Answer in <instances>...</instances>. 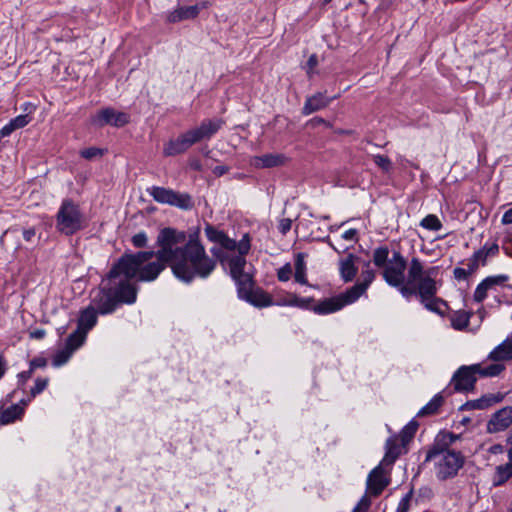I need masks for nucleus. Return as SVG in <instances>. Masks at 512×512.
Here are the masks:
<instances>
[{
  "label": "nucleus",
  "mask_w": 512,
  "mask_h": 512,
  "mask_svg": "<svg viewBox=\"0 0 512 512\" xmlns=\"http://www.w3.org/2000/svg\"><path fill=\"white\" fill-rule=\"evenodd\" d=\"M185 241V232L163 228L157 237L159 258L171 259L174 275L186 283L196 277L207 278L216 268V260L207 255L204 246L197 240Z\"/></svg>",
  "instance_id": "f257e3e1"
},
{
  "label": "nucleus",
  "mask_w": 512,
  "mask_h": 512,
  "mask_svg": "<svg viewBox=\"0 0 512 512\" xmlns=\"http://www.w3.org/2000/svg\"><path fill=\"white\" fill-rule=\"evenodd\" d=\"M135 270L136 263L131 257L119 258L112 265L90 303L99 314H111L120 305L133 304L136 301V286L122 277L132 276Z\"/></svg>",
  "instance_id": "f03ea898"
},
{
  "label": "nucleus",
  "mask_w": 512,
  "mask_h": 512,
  "mask_svg": "<svg viewBox=\"0 0 512 512\" xmlns=\"http://www.w3.org/2000/svg\"><path fill=\"white\" fill-rule=\"evenodd\" d=\"M224 125L220 118L205 119L199 127L180 134L176 139L170 140L164 145V156H176L186 152L191 146L214 136Z\"/></svg>",
  "instance_id": "7ed1b4c3"
},
{
  "label": "nucleus",
  "mask_w": 512,
  "mask_h": 512,
  "mask_svg": "<svg viewBox=\"0 0 512 512\" xmlns=\"http://www.w3.org/2000/svg\"><path fill=\"white\" fill-rule=\"evenodd\" d=\"M247 264L246 259L237 257L232 263V279L237 285L239 298L249 302L255 307H268L272 304L271 296L264 290L257 288L253 289V277L251 274L244 271Z\"/></svg>",
  "instance_id": "20e7f679"
},
{
  "label": "nucleus",
  "mask_w": 512,
  "mask_h": 512,
  "mask_svg": "<svg viewBox=\"0 0 512 512\" xmlns=\"http://www.w3.org/2000/svg\"><path fill=\"white\" fill-rule=\"evenodd\" d=\"M125 257H131L136 263V270L132 276H122L129 282L132 279L143 282L153 281L165 269L167 264L171 265V259L159 258V249L157 251L125 253L120 258Z\"/></svg>",
  "instance_id": "39448f33"
},
{
  "label": "nucleus",
  "mask_w": 512,
  "mask_h": 512,
  "mask_svg": "<svg viewBox=\"0 0 512 512\" xmlns=\"http://www.w3.org/2000/svg\"><path fill=\"white\" fill-rule=\"evenodd\" d=\"M424 462H434L436 477L445 481L457 476L464 466L465 456L460 451L430 447Z\"/></svg>",
  "instance_id": "423d86ee"
},
{
  "label": "nucleus",
  "mask_w": 512,
  "mask_h": 512,
  "mask_svg": "<svg viewBox=\"0 0 512 512\" xmlns=\"http://www.w3.org/2000/svg\"><path fill=\"white\" fill-rule=\"evenodd\" d=\"M438 274V266L425 268L419 258L413 257L408 266L407 283L405 284L404 280L401 281V285L394 287L397 288L405 298H409L412 295H416L419 298V289L422 287L423 283L431 279V277H437Z\"/></svg>",
  "instance_id": "0eeeda50"
},
{
  "label": "nucleus",
  "mask_w": 512,
  "mask_h": 512,
  "mask_svg": "<svg viewBox=\"0 0 512 512\" xmlns=\"http://www.w3.org/2000/svg\"><path fill=\"white\" fill-rule=\"evenodd\" d=\"M85 227V217L79 206L71 199L63 200L56 214V229L71 236Z\"/></svg>",
  "instance_id": "6e6552de"
},
{
  "label": "nucleus",
  "mask_w": 512,
  "mask_h": 512,
  "mask_svg": "<svg viewBox=\"0 0 512 512\" xmlns=\"http://www.w3.org/2000/svg\"><path fill=\"white\" fill-rule=\"evenodd\" d=\"M149 195L158 203L168 204L183 210H189L194 203L188 193H180L169 188L152 186L147 189Z\"/></svg>",
  "instance_id": "1a4fd4ad"
},
{
  "label": "nucleus",
  "mask_w": 512,
  "mask_h": 512,
  "mask_svg": "<svg viewBox=\"0 0 512 512\" xmlns=\"http://www.w3.org/2000/svg\"><path fill=\"white\" fill-rule=\"evenodd\" d=\"M437 292L438 286L436 277H431V279L425 281L422 287H420L419 300L427 310L442 315L443 311L441 310V306H447V303L436 296Z\"/></svg>",
  "instance_id": "9d476101"
},
{
  "label": "nucleus",
  "mask_w": 512,
  "mask_h": 512,
  "mask_svg": "<svg viewBox=\"0 0 512 512\" xmlns=\"http://www.w3.org/2000/svg\"><path fill=\"white\" fill-rule=\"evenodd\" d=\"M130 121L129 114L125 112L116 111L114 108L107 107L101 109L91 119L92 124L103 127L105 125H111L114 127H123Z\"/></svg>",
  "instance_id": "9b49d317"
},
{
  "label": "nucleus",
  "mask_w": 512,
  "mask_h": 512,
  "mask_svg": "<svg viewBox=\"0 0 512 512\" xmlns=\"http://www.w3.org/2000/svg\"><path fill=\"white\" fill-rule=\"evenodd\" d=\"M476 365L461 366L453 375L451 383L457 392L472 391L477 381Z\"/></svg>",
  "instance_id": "f8f14e48"
},
{
  "label": "nucleus",
  "mask_w": 512,
  "mask_h": 512,
  "mask_svg": "<svg viewBox=\"0 0 512 512\" xmlns=\"http://www.w3.org/2000/svg\"><path fill=\"white\" fill-rule=\"evenodd\" d=\"M221 248L226 249L228 251H238V255L229 256L227 259V264L229 267L230 275L232 276V263L233 260L237 257H242V259H246L245 256L248 254L251 245H250V236L248 233L244 234L242 239L239 242H236L234 239L228 237L225 233L221 238L219 243Z\"/></svg>",
  "instance_id": "ddd939ff"
},
{
  "label": "nucleus",
  "mask_w": 512,
  "mask_h": 512,
  "mask_svg": "<svg viewBox=\"0 0 512 512\" xmlns=\"http://www.w3.org/2000/svg\"><path fill=\"white\" fill-rule=\"evenodd\" d=\"M354 303L350 294L346 290L345 292L330 298H326L313 305L312 310L316 314H329L339 311L344 306Z\"/></svg>",
  "instance_id": "4468645a"
},
{
  "label": "nucleus",
  "mask_w": 512,
  "mask_h": 512,
  "mask_svg": "<svg viewBox=\"0 0 512 512\" xmlns=\"http://www.w3.org/2000/svg\"><path fill=\"white\" fill-rule=\"evenodd\" d=\"M385 464L376 466L368 475L367 488L373 496H378L388 486L389 481L385 478Z\"/></svg>",
  "instance_id": "2eb2a0df"
},
{
  "label": "nucleus",
  "mask_w": 512,
  "mask_h": 512,
  "mask_svg": "<svg viewBox=\"0 0 512 512\" xmlns=\"http://www.w3.org/2000/svg\"><path fill=\"white\" fill-rule=\"evenodd\" d=\"M512 424V407H504L495 412L487 423L489 433L504 431Z\"/></svg>",
  "instance_id": "dca6fc26"
},
{
  "label": "nucleus",
  "mask_w": 512,
  "mask_h": 512,
  "mask_svg": "<svg viewBox=\"0 0 512 512\" xmlns=\"http://www.w3.org/2000/svg\"><path fill=\"white\" fill-rule=\"evenodd\" d=\"M364 267H366V269L363 270L361 273V278H362L361 282H358L355 285H353L352 287L347 289L348 293L350 294V296H351L352 300H354V302L356 300H358L359 297L366 292L367 288L374 281L375 276H376L375 271H373L372 269L369 268L370 267L369 261L364 263Z\"/></svg>",
  "instance_id": "f3484780"
},
{
  "label": "nucleus",
  "mask_w": 512,
  "mask_h": 512,
  "mask_svg": "<svg viewBox=\"0 0 512 512\" xmlns=\"http://www.w3.org/2000/svg\"><path fill=\"white\" fill-rule=\"evenodd\" d=\"M385 455L382 459V464L386 466H392L396 459L402 454L406 452V445L402 444L398 437H390L386 441L385 445Z\"/></svg>",
  "instance_id": "a211bd4d"
},
{
  "label": "nucleus",
  "mask_w": 512,
  "mask_h": 512,
  "mask_svg": "<svg viewBox=\"0 0 512 512\" xmlns=\"http://www.w3.org/2000/svg\"><path fill=\"white\" fill-rule=\"evenodd\" d=\"M337 97L338 96L328 98L323 93L318 92L306 99L302 108V114L310 115L316 111L324 109L330 104L332 100L336 99Z\"/></svg>",
  "instance_id": "6ab92c4d"
},
{
  "label": "nucleus",
  "mask_w": 512,
  "mask_h": 512,
  "mask_svg": "<svg viewBox=\"0 0 512 512\" xmlns=\"http://www.w3.org/2000/svg\"><path fill=\"white\" fill-rule=\"evenodd\" d=\"M407 266L388 263L383 269L382 276L390 286H399L401 281L405 280V270Z\"/></svg>",
  "instance_id": "aec40b11"
},
{
  "label": "nucleus",
  "mask_w": 512,
  "mask_h": 512,
  "mask_svg": "<svg viewBox=\"0 0 512 512\" xmlns=\"http://www.w3.org/2000/svg\"><path fill=\"white\" fill-rule=\"evenodd\" d=\"M504 396L501 393L497 394H486L479 399L467 401L461 406V410L470 409H486L494 404H497L503 400Z\"/></svg>",
  "instance_id": "412c9836"
},
{
  "label": "nucleus",
  "mask_w": 512,
  "mask_h": 512,
  "mask_svg": "<svg viewBox=\"0 0 512 512\" xmlns=\"http://www.w3.org/2000/svg\"><path fill=\"white\" fill-rule=\"evenodd\" d=\"M97 314L98 311L91 304L83 309L77 321V329L87 334L96 325Z\"/></svg>",
  "instance_id": "4be33fe9"
},
{
  "label": "nucleus",
  "mask_w": 512,
  "mask_h": 512,
  "mask_svg": "<svg viewBox=\"0 0 512 512\" xmlns=\"http://www.w3.org/2000/svg\"><path fill=\"white\" fill-rule=\"evenodd\" d=\"M287 158L284 154L271 153L256 156L253 159V165L256 168H273L279 167L285 164Z\"/></svg>",
  "instance_id": "5701e85b"
},
{
  "label": "nucleus",
  "mask_w": 512,
  "mask_h": 512,
  "mask_svg": "<svg viewBox=\"0 0 512 512\" xmlns=\"http://www.w3.org/2000/svg\"><path fill=\"white\" fill-rule=\"evenodd\" d=\"M198 8L191 6H179L167 15V22L178 23L184 20H192L198 16Z\"/></svg>",
  "instance_id": "b1692460"
},
{
  "label": "nucleus",
  "mask_w": 512,
  "mask_h": 512,
  "mask_svg": "<svg viewBox=\"0 0 512 512\" xmlns=\"http://www.w3.org/2000/svg\"><path fill=\"white\" fill-rule=\"evenodd\" d=\"M357 257L354 254H348L346 258L339 262L340 276L344 282H351L357 275L358 268L355 266Z\"/></svg>",
  "instance_id": "393cba45"
},
{
  "label": "nucleus",
  "mask_w": 512,
  "mask_h": 512,
  "mask_svg": "<svg viewBox=\"0 0 512 512\" xmlns=\"http://www.w3.org/2000/svg\"><path fill=\"white\" fill-rule=\"evenodd\" d=\"M488 359L495 362L512 360V339L507 338L496 346L488 355Z\"/></svg>",
  "instance_id": "a878e982"
},
{
  "label": "nucleus",
  "mask_w": 512,
  "mask_h": 512,
  "mask_svg": "<svg viewBox=\"0 0 512 512\" xmlns=\"http://www.w3.org/2000/svg\"><path fill=\"white\" fill-rule=\"evenodd\" d=\"M512 477V462L508 461L503 465H498L495 468L492 477V484L494 487L504 485Z\"/></svg>",
  "instance_id": "bb28decb"
},
{
  "label": "nucleus",
  "mask_w": 512,
  "mask_h": 512,
  "mask_svg": "<svg viewBox=\"0 0 512 512\" xmlns=\"http://www.w3.org/2000/svg\"><path fill=\"white\" fill-rule=\"evenodd\" d=\"M459 438L460 435L448 431H441L437 434L431 447L451 450V445H453Z\"/></svg>",
  "instance_id": "cd10ccee"
},
{
  "label": "nucleus",
  "mask_w": 512,
  "mask_h": 512,
  "mask_svg": "<svg viewBox=\"0 0 512 512\" xmlns=\"http://www.w3.org/2000/svg\"><path fill=\"white\" fill-rule=\"evenodd\" d=\"M24 414V408L20 404H14L2 411L0 415L1 424H9L20 419Z\"/></svg>",
  "instance_id": "c85d7f7f"
},
{
  "label": "nucleus",
  "mask_w": 512,
  "mask_h": 512,
  "mask_svg": "<svg viewBox=\"0 0 512 512\" xmlns=\"http://www.w3.org/2000/svg\"><path fill=\"white\" fill-rule=\"evenodd\" d=\"M305 254L298 253L295 257V273L294 279L297 283L301 285H308L307 277H306V263H305Z\"/></svg>",
  "instance_id": "c756f323"
},
{
  "label": "nucleus",
  "mask_w": 512,
  "mask_h": 512,
  "mask_svg": "<svg viewBox=\"0 0 512 512\" xmlns=\"http://www.w3.org/2000/svg\"><path fill=\"white\" fill-rule=\"evenodd\" d=\"M444 403L443 396L438 393L436 394L424 407L418 412V416H428L437 413L439 408Z\"/></svg>",
  "instance_id": "7c9ffc66"
},
{
  "label": "nucleus",
  "mask_w": 512,
  "mask_h": 512,
  "mask_svg": "<svg viewBox=\"0 0 512 512\" xmlns=\"http://www.w3.org/2000/svg\"><path fill=\"white\" fill-rule=\"evenodd\" d=\"M470 312L458 310L451 315V325L456 330H463L469 325Z\"/></svg>",
  "instance_id": "2f4dec72"
},
{
  "label": "nucleus",
  "mask_w": 512,
  "mask_h": 512,
  "mask_svg": "<svg viewBox=\"0 0 512 512\" xmlns=\"http://www.w3.org/2000/svg\"><path fill=\"white\" fill-rule=\"evenodd\" d=\"M87 334L84 332L76 329L73 333H71L67 340L65 348L74 352L76 349H78L85 341Z\"/></svg>",
  "instance_id": "473e14b6"
},
{
  "label": "nucleus",
  "mask_w": 512,
  "mask_h": 512,
  "mask_svg": "<svg viewBox=\"0 0 512 512\" xmlns=\"http://www.w3.org/2000/svg\"><path fill=\"white\" fill-rule=\"evenodd\" d=\"M475 365L478 366L476 372H478V375L481 377H495L505 369V366L501 363H493L486 367H482L481 364Z\"/></svg>",
  "instance_id": "72a5a7b5"
},
{
  "label": "nucleus",
  "mask_w": 512,
  "mask_h": 512,
  "mask_svg": "<svg viewBox=\"0 0 512 512\" xmlns=\"http://www.w3.org/2000/svg\"><path fill=\"white\" fill-rule=\"evenodd\" d=\"M418 429V423L416 421L409 422L397 436L402 444L407 445L415 436Z\"/></svg>",
  "instance_id": "f704fd0d"
},
{
  "label": "nucleus",
  "mask_w": 512,
  "mask_h": 512,
  "mask_svg": "<svg viewBox=\"0 0 512 512\" xmlns=\"http://www.w3.org/2000/svg\"><path fill=\"white\" fill-rule=\"evenodd\" d=\"M389 257V249L387 246L377 247L373 252V263L379 268H385L387 266Z\"/></svg>",
  "instance_id": "c9c22d12"
},
{
  "label": "nucleus",
  "mask_w": 512,
  "mask_h": 512,
  "mask_svg": "<svg viewBox=\"0 0 512 512\" xmlns=\"http://www.w3.org/2000/svg\"><path fill=\"white\" fill-rule=\"evenodd\" d=\"M420 225L423 228H425L427 230H431V231H439L442 228L441 221L434 214H429L426 217H424L421 220Z\"/></svg>",
  "instance_id": "e433bc0d"
},
{
  "label": "nucleus",
  "mask_w": 512,
  "mask_h": 512,
  "mask_svg": "<svg viewBox=\"0 0 512 512\" xmlns=\"http://www.w3.org/2000/svg\"><path fill=\"white\" fill-rule=\"evenodd\" d=\"M104 150L97 147H89L80 151L81 157L86 160H93L95 158H100L104 155Z\"/></svg>",
  "instance_id": "4c0bfd02"
},
{
  "label": "nucleus",
  "mask_w": 512,
  "mask_h": 512,
  "mask_svg": "<svg viewBox=\"0 0 512 512\" xmlns=\"http://www.w3.org/2000/svg\"><path fill=\"white\" fill-rule=\"evenodd\" d=\"M205 234L209 241L219 244L222 236L224 235L223 231L216 229L214 226L208 224L205 227Z\"/></svg>",
  "instance_id": "58836bf2"
},
{
  "label": "nucleus",
  "mask_w": 512,
  "mask_h": 512,
  "mask_svg": "<svg viewBox=\"0 0 512 512\" xmlns=\"http://www.w3.org/2000/svg\"><path fill=\"white\" fill-rule=\"evenodd\" d=\"M374 163L384 172H390L392 169L391 160L385 155H374Z\"/></svg>",
  "instance_id": "ea45409f"
},
{
  "label": "nucleus",
  "mask_w": 512,
  "mask_h": 512,
  "mask_svg": "<svg viewBox=\"0 0 512 512\" xmlns=\"http://www.w3.org/2000/svg\"><path fill=\"white\" fill-rule=\"evenodd\" d=\"M48 382V378H37L35 380V385L30 390V397L34 398L36 395L43 392L46 389Z\"/></svg>",
  "instance_id": "a19ab883"
},
{
  "label": "nucleus",
  "mask_w": 512,
  "mask_h": 512,
  "mask_svg": "<svg viewBox=\"0 0 512 512\" xmlns=\"http://www.w3.org/2000/svg\"><path fill=\"white\" fill-rule=\"evenodd\" d=\"M489 289L490 288L488 287L487 283L483 280L478 284L474 291V300L478 303H481L487 297V291Z\"/></svg>",
  "instance_id": "79ce46f5"
},
{
  "label": "nucleus",
  "mask_w": 512,
  "mask_h": 512,
  "mask_svg": "<svg viewBox=\"0 0 512 512\" xmlns=\"http://www.w3.org/2000/svg\"><path fill=\"white\" fill-rule=\"evenodd\" d=\"M72 353H73L72 351H70L66 348L57 352V354L53 358V365L58 367V366L65 364L68 361V359L71 357Z\"/></svg>",
  "instance_id": "37998d69"
},
{
  "label": "nucleus",
  "mask_w": 512,
  "mask_h": 512,
  "mask_svg": "<svg viewBox=\"0 0 512 512\" xmlns=\"http://www.w3.org/2000/svg\"><path fill=\"white\" fill-rule=\"evenodd\" d=\"M292 276V266L290 263H286L280 269H278L277 277L279 281L286 282L290 280Z\"/></svg>",
  "instance_id": "c03bdc74"
},
{
  "label": "nucleus",
  "mask_w": 512,
  "mask_h": 512,
  "mask_svg": "<svg viewBox=\"0 0 512 512\" xmlns=\"http://www.w3.org/2000/svg\"><path fill=\"white\" fill-rule=\"evenodd\" d=\"M509 277L507 275L501 274L496 276H489L484 279L489 288L494 287L495 285H502L506 281H508Z\"/></svg>",
  "instance_id": "a18cd8bd"
},
{
  "label": "nucleus",
  "mask_w": 512,
  "mask_h": 512,
  "mask_svg": "<svg viewBox=\"0 0 512 512\" xmlns=\"http://www.w3.org/2000/svg\"><path fill=\"white\" fill-rule=\"evenodd\" d=\"M412 490H410L399 502L396 512H408L410 509V501L412 498Z\"/></svg>",
  "instance_id": "49530a36"
},
{
  "label": "nucleus",
  "mask_w": 512,
  "mask_h": 512,
  "mask_svg": "<svg viewBox=\"0 0 512 512\" xmlns=\"http://www.w3.org/2000/svg\"><path fill=\"white\" fill-rule=\"evenodd\" d=\"M30 121H31V118L27 114H25V115H19V116L15 117L10 122H11L12 126L14 127V129L16 130V129L25 127L27 124H29Z\"/></svg>",
  "instance_id": "de8ad7c7"
},
{
  "label": "nucleus",
  "mask_w": 512,
  "mask_h": 512,
  "mask_svg": "<svg viewBox=\"0 0 512 512\" xmlns=\"http://www.w3.org/2000/svg\"><path fill=\"white\" fill-rule=\"evenodd\" d=\"M131 241L136 248H143L147 244V235L145 232H139L132 237Z\"/></svg>",
  "instance_id": "09e8293b"
},
{
  "label": "nucleus",
  "mask_w": 512,
  "mask_h": 512,
  "mask_svg": "<svg viewBox=\"0 0 512 512\" xmlns=\"http://www.w3.org/2000/svg\"><path fill=\"white\" fill-rule=\"evenodd\" d=\"M313 303H314V298H312V297L295 298L294 301L291 302V304L296 305V306H298L300 308L311 309V310H312V307H313L311 305Z\"/></svg>",
  "instance_id": "8fccbe9b"
},
{
  "label": "nucleus",
  "mask_w": 512,
  "mask_h": 512,
  "mask_svg": "<svg viewBox=\"0 0 512 512\" xmlns=\"http://www.w3.org/2000/svg\"><path fill=\"white\" fill-rule=\"evenodd\" d=\"M371 505V500L368 496L364 495L356 507L353 509V512H368V509Z\"/></svg>",
  "instance_id": "3c124183"
},
{
  "label": "nucleus",
  "mask_w": 512,
  "mask_h": 512,
  "mask_svg": "<svg viewBox=\"0 0 512 512\" xmlns=\"http://www.w3.org/2000/svg\"><path fill=\"white\" fill-rule=\"evenodd\" d=\"M292 227V221L289 218H283L279 221L278 230L281 234H287Z\"/></svg>",
  "instance_id": "603ef678"
},
{
  "label": "nucleus",
  "mask_w": 512,
  "mask_h": 512,
  "mask_svg": "<svg viewBox=\"0 0 512 512\" xmlns=\"http://www.w3.org/2000/svg\"><path fill=\"white\" fill-rule=\"evenodd\" d=\"M318 65V57L316 54L310 55L307 63H306V69L307 74L309 77L312 76L314 68Z\"/></svg>",
  "instance_id": "864d4df0"
},
{
  "label": "nucleus",
  "mask_w": 512,
  "mask_h": 512,
  "mask_svg": "<svg viewBox=\"0 0 512 512\" xmlns=\"http://www.w3.org/2000/svg\"><path fill=\"white\" fill-rule=\"evenodd\" d=\"M481 249L485 253L486 257L495 256L499 252V246L496 243H493L489 246L485 244Z\"/></svg>",
  "instance_id": "5fc2aeb1"
},
{
  "label": "nucleus",
  "mask_w": 512,
  "mask_h": 512,
  "mask_svg": "<svg viewBox=\"0 0 512 512\" xmlns=\"http://www.w3.org/2000/svg\"><path fill=\"white\" fill-rule=\"evenodd\" d=\"M47 365V360L44 357H36L30 361V369L33 371L37 368H44Z\"/></svg>",
  "instance_id": "6e6d98bb"
},
{
  "label": "nucleus",
  "mask_w": 512,
  "mask_h": 512,
  "mask_svg": "<svg viewBox=\"0 0 512 512\" xmlns=\"http://www.w3.org/2000/svg\"><path fill=\"white\" fill-rule=\"evenodd\" d=\"M453 275L457 280H467L471 273L466 269L456 267L453 271Z\"/></svg>",
  "instance_id": "4d7b16f0"
},
{
  "label": "nucleus",
  "mask_w": 512,
  "mask_h": 512,
  "mask_svg": "<svg viewBox=\"0 0 512 512\" xmlns=\"http://www.w3.org/2000/svg\"><path fill=\"white\" fill-rule=\"evenodd\" d=\"M211 253L217 258L219 259V261L224 264V263H227V259H229V255L224 253L220 248H216V247H213L211 249Z\"/></svg>",
  "instance_id": "13d9d810"
},
{
  "label": "nucleus",
  "mask_w": 512,
  "mask_h": 512,
  "mask_svg": "<svg viewBox=\"0 0 512 512\" xmlns=\"http://www.w3.org/2000/svg\"><path fill=\"white\" fill-rule=\"evenodd\" d=\"M33 372L34 371L29 368L27 371H23V372L19 373L18 374L19 386H23L32 377Z\"/></svg>",
  "instance_id": "bf43d9fd"
},
{
  "label": "nucleus",
  "mask_w": 512,
  "mask_h": 512,
  "mask_svg": "<svg viewBox=\"0 0 512 512\" xmlns=\"http://www.w3.org/2000/svg\"><path fill=\"white\" fill-rule=\"evenodd\" d=\"M389 263L407 266V262H406L405 258L398 251L393 252L392 259L389 260Z\"/></svg>",
  "instance_id": "052dcab7"
},
{
  "label": "nucleus",
  "mask_w": 512,
  "mask_h": 512,
  "mask_svg": "<svg viewBox=\"0 0 512 512\" xmlns=\"http://www.w3.org/2000/svg\"><path fill=\"white\" fill-rule=\"evenodd\" d=\"M357 234H358V231L356 229L352 228V229L345 231L342 234V238L347 241H357L358 240Z\"/></svg>",
  "instance_id": "680f3d73"
},
{
  "label": "nucleus",
  "mask_w": 512,
  "mask_h": 512,
  "mask_svg": "<svg viewBox=\"0 0 512 512\" xmlns=\"http://www.w3.org/2000/svg\"><path fill=\"white\" fill-rule=\"evenodd\" d=\"M23 238L26 242H31L32 239L36 236V230L34 227L27 228L23 230Z\"/></svg>",
  "instance_id": "e2e57ef3"
},
{
  "label": "nucleus",
  "mask_w": 512,
  "mask_h": 512,
  "mask_svg": "<svg viewBox=\"0 0 512 512\" xmlns=\"http://www.w3.org/2000/svg\"><path fill=\"white\" fill-rule=\"evenodd\" d=\"M472 256L477 260V262H479V265L481 264L484 266L486 264V260L488 257H486L482 249H479L476 252H474Z\"/></svg>",
  "instance_id": "0e129e2a"
},
{
  "label": "nucleus",
  "mask_w": 512,
  "mask_h": 512,
  "mask_svg": "<svg viewBox=\"0 0 512 512\" xmlns=\"http://www.w3.org/2000/svg\"><path fill=\"white\" fill-rule=\"evenodd\" d=\"M14 130L15 129L12 126L11 122H9L8 124H6L4 127L1 128L0 137L4 138L6 136H9Z\"/></svg>",
  "instance_id": "69168bd1"
},
{
  "label": "nucleus",
  "mask_w": 512,
  "mask_h": 512,
  "mask_svg": "<svg viewBox=\"0 0 512 512\" xmlns=\"http://www.w3.org/2000/svg\"><path fill=\"white\" fill-rule=\"evenodd\" d=\"M468 271L473 274L479 267V262H477V260L475 258H473V256H471V258L468 260Z\"/></svg>",
  "instance_id": "338daca9"
},
{
  "label": "nucleus",
  "mask_w": 512,
  "mask_h": 512,
  "mask_svg": "<svg viewBox=\"0 0 512 512\" xmlns=\"http://www.w3.org/2000/svg\"><path fill=\"white\" fill-rule=\"evenodd\" d=\"M502 224H504V225L512 224V207H511L510 209H508V210L503 214V217H502Z\"/></svg>",
  "instance_id": "774afa93"
}]
</instances>
